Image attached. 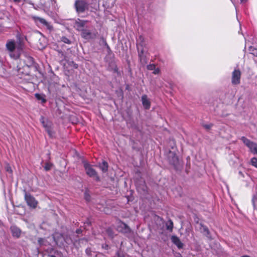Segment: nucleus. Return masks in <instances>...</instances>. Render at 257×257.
<instances>
[{
	"label": "nucleus",
	"mask_w": 257,
	"mask_h": 257,
	"mask_svg": "<svg viewBox=\"0 0 257 257\" xmlns=\"http://www.w3.org/2000/svg\"><path fill=\"white\" fill-rule=\"evenodd\" d=\"M75 65H77L76 64H75ZM75 68H77V66H75Z\"/></svg>",
	"instance_id": "obj_43"
},
{
	"label": "nucleus",
	"mask_w": 257,
	"mask_h": 257,
	"mask_svg": "<svg viewBox=\"0 0 257 257\" xmlns=\"http://www.w3.org/2000/svg\"><path fill=\"white\" fill-rule=\"evenodd\" d=\"M52 166V164L49 163H46V164L45 165L44 168L46 171H49L51 169Z\"/></svg>",
	"instance_id": "obj_26"
},
{
	"label": "nucleus",
	"mask_w": 257,
	"mask_h": 257,
	"mask_svg": "<svg viewBox=\"0 0 257 257\" xmlns=\"http://www.w3.org/2000/svg\"><path fill=\"white\" fill-rule=\"evenodd\" d=\"M85 194V198L87 201H89L90 196L88 194V193L86 191L84 193Z\"/></svg>",
	"instance_id": "obj_33"
},
{
	"label": "nucleus",
	"mask_w": 257,
	"mask_h": 257,
	"mask_svg": "<svg viewBox=\"0 0 257 257\" xmlns=\"http://www.w3.org/2000/svg\"><path fill=\"white\" fill-rule=\"evenodd\" d=\"M251 164L257 168V158L255 157L252 158L251 160Z\"/></svg>",
	"instance_id": "obj_25"
},
{
	"label": "nucleus",
	"mask_w": 257,
	"mask_h": 257,
	"mask_svg": "<svg viewBox=\"0 0 257 257\" xmlns=\"http://www.w3.org/2000/svg\"><path fill=\"white\" fill-rule=\"evenodd\" d=\"M35 96L38 100H41L43 103H45L46 102V99L42 95L39 93H36Z\"/></svg>",
	"instance_id": "obj_22"
},
{
	"label": "nucleus",
	"mask_w": 257,
	"mask_h": 257,
	"mask_svg": "<svg viewBox=\"0 0 257 257\" xmlns=\"http://www.w3.org/2000/svg\"><path fill=\"white\" fill-rule=\"evenodd\" d=\"M203 126L205 128H206V130H210L211 127L212 126V124L210 123V124H204L203 125Z\"/></svg>",
	"instance_id": "obj_31"
},
{
	"label": "nucleus",
	"mask_w": 257,
	"mask_h": 257,
	"mask_svg": "<svg viewBox=\"0 0 257 257\" xmlns=\"http://www.w3.org/2000/svg\"><path fill=\"white\" fill-rule=\"evenodd\" d=\"M25 198L28 206L34 208L37 207L38 202L36 200L35 198L30 194L26 193Z\"/></svg>",
	"instance_id": "obj_10"
},
{
	"label": "nucleus",
	"mask_w": 257,
	"mask_h": 257,
	"mask_svg": "<svg viewBox=\"0 0 257 257\" xmlns=\"http://www.w3.org/2000/svg\"><path fill=\"white\" fill-rule=\"evenodd\" d=\"M107 233H108V234L109 235V236H110L111 238H113V236H114V235H113V233L111 229H108L107 230Z\"/></svg>",
	"instance_id": "obj_30"
},
{
	"label": "nucleus",
	"mask_w": 257,
	"mask_h": 257,
	"mask_svg": "<svg viewBox=\"0 0 257 257\" xmlns=\"http://www.w3.org/2000/svg\"><path fill=\"white\" fill-rule=\"evenodd\" d=\"M10 14L6 11H0V31L2 30L3 25L10 21Z\"/></svg>",
	"instance_id": "obj_7"
},
{
	"label": "nucleus",
	"mask_w": 257,
	"mask_h": 257,
	"mask_svg": "<svg viewBox=\"0 0 257 257\" xmlns=\"http://www.w3.org/2000/svg\"><path fill=\"white\" fill-rule=\"evenodd\" d=\"M248 0H240V3L243 4L246 3Z\"/></svg>",
	"instance_id": "obj_36"
},
{
	"label": "nucleus",
	"mask_w": 257,
	"mask_h": 257,
	"mask_svg": "<svg viewBox=\"0 0 257 257\" xmlns=\"http://www.w3.org/2000/svg\"><path fill=\"white\" fill-rule=\"evenodd\" d=\"M11 230L13 236L19 238L20 237L21 234V229L16 226H12L11 227Z\"/></svg>",
	"instance_id": "obj_15"
},
{
	"label": "nucleus",
	"mask_w": 257,
	"mask_h": 257,
	"mask_svg": "<svg viewBox=\"0 0 257 257\" xmlns=\"http://www.w3.org/2000/svg\"><path fill=\"white\" fill-rule=\"evenodd\" d=\"M41 1V4L44 7L49 10H54L56 9V1L55 0H47L46 2L43 3Z\"/></svg>",
	"instance_id": "obj_12"
},
{
	"label": "nucleus",
	"mask_w": 257,
	"mask_h": 257,
	"mask_svg": "<svg viewBox=\"0 0 257 257\" xmlns=\"http://www.w3.org/2000/svg\"><path fill=\"white\" fill-rule=\"evenodd\" d=\"M80 232H81V230L80 229H77V230H76V233H78V234H79V233H80Z\"/></svg>",
	"instance_id": "obj_37"
},
{
	"label": "nucleus",
	"mask_w": 257,
	"mask_h": 257,
	"mask_svg": "<svg viewBox=\"0 0 257 257\" xmlns=\"http://www.w3.org/2000/svg\"><path fill=\"white\" fill-rule=\"evenodd\" d=\"M6 47L12 58L16 60L20 58L23 50L22 45H17L15 40H9L7 42Z\"/></svg>",
	"instance_id": "obj_1"
},
{
	"label": "nucleus",
	"mask_w": 257,
	"mask_h": 257,
	"mask_svg": "<svg viewBox=\"0 0 257 257\" xmlns=\"http://www.w3.org/2000/svg\"><path fill=\"white\" fill-rule=\"evenodd\" d=\"M5 169L7 172H8L10 173H12V172H13L12 169L9 165L7 164L6 166Z\"/></svg>",
	"instance_id": "obj_29"
},
{
	"label": "nucleus",
	"mask_w": 257,
	"mask_h": 257,
	"mask_svg": "<svg viewBox=\"0 0 257 257\" xmlns=\"http://www.w3.org/2000/svg\"><path fill=\"white\" fill-rule=\"evenodd\" d=\"M172 242L175 244L179 249L182 248L183 243L181 241L180 238L176 235L172 236L171 238Z\"/></svg>",
	"instance_id": "obj_13"
},
{
	"label": "nucleus",
	"mask_w": 257,
	"mask_h": 257,
	"mask_svg": "<svg viewBox=\"0 0 257 257\" xmlns=\"http://www.w3.org/2000/svg\"><path fill=\"white\" fill-rule=\"evenodd\" d=\"M153 74H158L160 73V69L158 68H155V69L153 70Z\"/></svg>",
	"instance_id": "obj_34"
},
{
	"label": "nucleus",
	"mask_w": 257,
	"mask_h": 257,
	"mask_svg": "<svg viewBox=\"0 0 257 257\" xmlns=\"http://www.w3.org/2000/svg\"><path fill=\"white\" fill-rule=\"evenodd\" d=\"M156 68V66L154 64H150L147 65V69L149 70H153Z\"/></svg>",
	"instance_id": "obj_28"
},
{
	"label": "nucleus",
	"mask_w": 257,
	"mask_h": 257,
	"mask_svg": "<svg viewBox=\"0 0 257 257\" xmlns=\"http://www.w3.org/2000/svg\"><path fill=\"white\" fill-rule=\"evenodd\" d=\"M140 60L142 64H145L147 63L146 53L147 52L146 46L140 45L137 47Z\"/></svg>",
	"instance_id": "obj_5"
},
{
	"label": "nucleus",
	"mask_w": 257,
	"mask_h": 257,
	"mask_svg": "<svg viewBox=\"0 0 257 257\" xmlns=\"http://www.w3.org/2000/svg\"><path fill=\"white\" fill-rule=\"evenodd\" d=\"M140 45H142V46H146V44L145 43L144 38L142 36H140L137 39V47Z\"/></svg>",
	"instance_id": "obj_19"
},
{
	"label": "nucleus",
	"mask_w": 257,
	"mask_h": 257,
	"mask_svg": "<svg viewBox=\"0 0 257 257\" xmlns=\"http://www.w3.org/2000/svg\"><path fill=\"white\" fill-rule=\"evenodd\" d=\"M74 5L76 10L78 13L84 12L87 7V3L84 0H76Z\"/></svg>",
	"instance_id": "obj_6"
},
{
	"label": "nucleus",
	"mask_w": 257,
	"mask_h": 257,
	"mask_svg": "<svg viewBox=\"0 0 257 257\" xmlns=\"http://www.w3.org/2000/svg\"><path fill=\"white\" fill-rule=\"evenodd\" d=\"M30 18L38 27H45L50 31L53 30L52 25L45 19L34 15L31 16Z\"/></svg>",
	"instance_id": "obj_2"
},
{
	"label": "nucleus",
	"mask_w": 257,
	"mask_h": 257,
	"mask_svg": "<svg viewBox=\"0 0 257 257\" xmlns=\"http://www.w3.org/2000/svg\"><path fill=\"white\" fill-rule=\"evenodd\" d=\"M47 257H56L55 255L53 254H48Z\"/></svg>",
	"instance_id": "obj_39"
},
{
	"label": "nucleus",
	"mask_w": 257,
	"mask_h": 257,
	"mask_svg": "<svg viewBox=\"0 0 257 257\" xmlns=\"http://www.w3.org/2000/svg\"><path fill=\"white\" fill-rule=\"evenodd\" d=\"M16 3H20L21 0H13Z\"/></svg>",
	"instance_id": "obj_41"
},
{
	"label": "nucleus",
	"mask_w": 257,
	"mask_h": 257,
	"mask_svg": "<svg viewBox=\"0 0 257 257\" xmlns=\"http://www.w3.org/2000/svg\"><path fill=\"white\" fill-rule=\"evenodd\" d=\"M200 231L208 238H211L210 231L207 226L200 224Z\"/></svg>",
	"instance_id": "obj_16"
},
{
	"label": "nucleus",
	"mask_w": 257,
	"mask_h": 257,
	"mask_svg": "<svg viewBox=\"0 0 257 257\" xmlns=\"http://www.w3.org/2000/svg\"><path fill=\"white\" fill-rule=\"evenodd\" d=\"M241 72L239 69H234L232 73L231 83L233 85H238L240 82Z\"/></svg>",
	"instance_id": "obj_9"
},
{
	"label": "nucleus",
	"mask_w": 257,
	"mask_h": 257,
	"mask_svg": "<svg viewBox=\"0 0 257 257\" xmlns=\"http://www.w3.org/2000/svg\"><path fill=\"white\" fill-rule=\"evenodd\" d=\"M239 174L240 176H241L242 177H244V175H243V173H242L241 172L239 171Z\"/></svg>",
	"instance_id": "obj_40"
},
{
	"label": "nucleus",
	"mask_w": 257,
	"mask_h": 257,
	"mask_svg": "<svg viewBox=\"0 0 257 257\" xmlns=\"http://www.w3.org/2000/svg\"><path fill=\"white\" fill-rule=\"evenodd\" d=\"M40 121L43 124V127L45 128L50 137L53 136V132L52 131L51 126V123L49 122L48 119H45V117L42 116L40 118Z\"/></svg>",
	"instance_id": "obj_8"
},
{
	"label": "nucleus",
	"mask_w": 257,
	"mask_h": 257,
	"mask_svg": "<svg viewBox=\"0 0 257 257\" xmlns=\"http://www.w3.org/2000/svg\"><path fill=\"white\" fill-rule=\"evenodd\" d=\"M142 101L143 105L145 109H149L150 108V101L146 95H143L142 96Z\"/></svg>",
	"instance_id": "obj_14"
},
{
	"label": "nucleus",
	"mask_w": 257,
	"mask_h": 257,
	"mask_svg": "<svg viewBox=\"0 0 257 257\" xmlns=\"http://www.w3.org/2000/svg\"><path fill=\"white\" fill-rule=\"evenodd\" d=\"M81 36L86 39L92 38V34L90 31L88 30H82Z\"/></svg>",
	"instance_id": "obj_18"
},
{
	"label": "nucleus",
	"mask_w": 257,
	"mask_h": 257,
	"mask_svg": "<svg viewBox=\"0 0 257 257\" xmlns=\"http://www.w3.org/2000/svg\"><path fill=\"white\" fill-rule=\"evenodd\" d=\"M53 237L54 240L55 241L56 243L57 244V243H58V240H57L56 239V237H55V235H54Z\"/></svg>",
	"instance_id": "obj_38"
},
{
	"label": "nucleus",
	"mask_w": 257,
	"mask_h": 257,
	"mask_svg": "<svg viewBox=\"0 0 257 257\" xmlns=\"http://www.w3.org/2000/svg\"><path fill=\"white\" fill-rule=\"evenodd\" d=\"M249 51L250 54H252L254 56H257V49L252 47H250L249 48Z\"/></svg>",
	"instance_id": "obj_24"
},
{
	"label": "nucleus",
	"mask_w": 257,
	"mask_h": 257,
	"mask_svg": "<svg viewBox=\"0 0 257 257\" xmlns=\"http://www.w3.org/2000/svg\"><path fill=\"white\" fill-rule=\"evenodd\" d=\"M174 159L175 160H176V161H177V160H178L177 157L176 156H175V157H174Z\"/></svg>",
	"instance_id": "obj_42"
},
{
	"label": "nucleus",
	"mask_w": 257,
	"mask_h": 257,
	"mask_svg": "<svg viewBox=\"0 0 257 257\" xmlns=\"http://www.w3.org/2000/svg\"><path fill=\"white\" fill-rule=\"evenodd\" d=\"M117 229L120 232L126 234L127 236H131L133 233L131 229L125 223L119 221L117 227Z\"/></svg>",
	"instance_id": "obj_4"
},
{
	"label": "nucleus",
	"mask_w": 257,
	"mask_h": 257,
	"mask_svg": "<svg viewBox=\"0 0 257 257\" xmlns=\"http://www.w3.org/2000/svg\"><path fill=\"white\" fill-rule=\"evenodd\" d=\"M252 203L254 209L257 210V194H254L252 198Z\"/></svg>",
	"instance_id": "obj_21"
},
{
	"label": "nucleus",
	"mask_w": 257,
	"mask_h": 257,
	"mask_svg": "<svg viewBox=\"0 0 257 257\" xmlns=\"http://www.w3.org/2000/svg\"><path fill=\"white\" fill-rule=\"evenodd\" d=\"M100 169L104 172H106L108 169V164L106 161H103L99 165Z\"/></svg>",
	"instance_id": "obj_20"
},
{
	"label": "nucleus",
	"mask_w": 257,
	"mask_h": 257,
	"mask_svg": "<svg viewBox=\"0 0 257 257\" xmlns=\"http://www.w3.org/2000/svg\"><path fill=\"white\" fill-rule=\"evenodd\" d=\"M116 255L117 257H125L124 253L120 251H118L116 252Z\"/></svg>",
	"instance_id": "obj_32"
},
{
	"label": "nucleus",
	"mask_w": 257,
	"mask_h": 257,
	"mask_svg": "<svg viewBox=\"0 0 257 257\" xmlns=\"http://www.w3.org/2000/svg\"><path fill=\"white\" fill-rule=\"evenodd\" d=\"M83 163L86 174L90 177H96V180L98 181L99 178L96 171L92 168V166L86 161H83Z\"/></svg>",
	"instance_id": "obj_3"
},
{
	"label": "nucleus",
	"mask_w": 257,
	"mask_h": 257,
	"mask_svg": "<svg viewBox=\"0 0 257 257\" xmlns=\"http://www.w3.org/2000/svg\"><path fill=\"white\" fill-rule=\"evenodd\" d=\"M61 40L62 42H63L64 43H65L66 44H71V41L67 38H66L65 37H63L61 38Z\"/></svg>",
	"instance_id": "obj_27"
},
{
	"label": "nucleus",
	"mask_w": 257,
	"mask_h": 257,
	"mask_svg": "<svg viewBox=\"0 0 257 257\" xmlns=\"http://www.w3.org/2000/svg\"><path fill=\"white\" fill-rule=\"evenodd\" d=\"M85 24V21L78 19L75 23V27L78 30H82Z\"/></svg>",
	"instance_id": "obj_17"
},
{
	"label": "nucleus",
	"mask_w": 257,
	"mask_h": 257,
	"mask_svg": "<svg viewBox=\"0 0 257 257\" xmlns=\"http://www.w3.org/2000/svg\"><path fill=\"white\" fill-rule=\"evenodd\" d=\"M38 244L39 245L43 247V249L45 250L47 252H49V250L53 251L54 249L51 247H48L46 248V247L49 246L50 245L49 242L45 238H39L38 240Z\"/></svg>",
	"instance_id": "obj_11"
},
{
	"label": "nucleus",
	"mask_w": 257,
	"mask_h": 257,
	"mask_svg": "<svg viewBox=\"0 0 257 257\" xmlns=\"http://www.w3.org/2000/svg\"><path fill=\"white\" fill-rule=\"evenodd\" d=\"M102 247L103 248L105 249H108L109 248V246H108V245L107 244H103V245H102Z\"/></svg>",
	"instance_id": "obj_35"
},
{
	"label": "nucleus",
	"mask_w": 257,
	"mask_h": 257,
	"mask_svg": "<svg viewBox=\"0 0 257 257\" xmlns=\"http://www.w3.org/2000/svg\"><path fill=\"white\" fill-rule=\"evenodd\" d=\"M166 227L167 229L170 231H171L173 228V221L171 220H169L167 223H166Z\"/></svg>",
	"instance_id": "obj_23"
}]
</instances>
